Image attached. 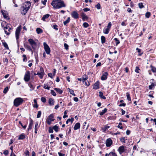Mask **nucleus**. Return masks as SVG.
Here are the masks:
<instances>
[{
	"label": "nucleus",
	"mask_w": 156,
	"mask_h": 156,
	"mask_svg": "<svg viewBox=\"0 0 156 156\" xmlns=\"http://www.w3.org/2000/svg\"><path fill=\"white\" fill-rule=\"evenodd\" d=\"M74 120V118H71V119H69L67 120L66 121V124H68V123L70 122H71V123H72Z\"/></svg>",
	"instance_id": "f704fd0d"
},
{
	"label": "nucleus",
	"mask_w": 156,
	"mask_h": 156,
	"mask_svg": "<svg viewBox=\"0 0 156 156\" xmlns=\"http://www.w3.org/2000/svg\"><path fill=\"white\" fill-rule=\"evenodd\" d=\"M7 24L5 21H3L1 23L2 27L4 28Z\"/></svg>",
	"instance_id": "72a5a7b5"
},
{
	"label": "nucleus",
	"mask_w": 156,
	"mask_h": 156,
	"mask_svg": "<svg viewBox=\"0 0 156 156\" xmlns=\"http://www.w3.org/2000/svg\"><path fill=\"white\" fill-rule=\"evenodd\" d=\"M112 141L111 139L109 138L107 139L106 142V145L107 147H109L112 144Z\"/></svg>",
	"instance_id": "1a4fd4ad"
},
{
	"label": "nucleus",
	"mask_w": 156,
	"mask_h": 156,
	"mask_svg": "<svg viewBox=\"0 0 156 156\" xmlns=\"http://www.w3.org/2000/svg\"><path fill=\"white\" fill-rule=\"evenodd\" d=\"M54 90H55L59 94H62L63 92V91L60 88H55Z\"/></svg>",
	"instance_id": "a878e982"
},
{
	"label": "nucleus",
	"mask_w": 156,
	"mask_h": 156,
	"mask_svg": "<svg viewBox=\"0 0 156 156\" xmlns=\"http://www.w3.org/2000/svg\"><path fill=\"white\" fill-rule=\"evenodd\" d=\"M9 88L8 87H5L3 90V93L4 94H6Z\"/></svg>",
	"instance_id": "4d7b16f0"
},
{
	"label": "nucleus",
	"mask_w": 156,
	"mask_h": 156,
	"mask_svg": "<svg viewBox=\"0 0 156 156\" xmlns=\"http://www.w3.org/2000/svg\"><path fill=\"white\" fill-rule=\"evenodd\" d=\"M40 69L42 70L43 71L41 72L40 73H37L36 75H38L39 76L41 79H42L43 77V76L44 74V73L43 71V68L42 67L40 68Z\"/></svg>",
	"instance_id": "ddd939ff"
},
{
	"label": "nucleus",
	"mask_w": 156,
	"mask_h": 156,
	"mask_svg": "<svg viewBox=\"0 0 156 156\" xmlns=\"http://www.w3.org/2000/svg\"><path fill=\"white\" fill-rule=\"evenodd\" d=\"M11 26V25L10 24H7L5 27L3 28L4 31L5 30H6L7 29H9L10 28Z\"/></svg>",
	"instance_id": "c756f323"
},
{
	"label": "nucleus",
	"mask_w": 156,
	"mask_h": 156,
	"mask_svg": "<svg viewBox=\"0 0 156 156\" xmlns=\"http://www.w3.org/2000/svg\"><path fill=\"white\" fill-rule=\"evenodd\" d=\"M3 45L4 46L5 48L7 49H9V47L8 46V45L5 42H3L2 43Z\"/></svg>",
	"instance_id": "37998d69"
},
{
	"label": "nucleus",
	"mask_w": 156,
	"mask_h": 156,
	"mask_svg": "<svg viewBox=\"0 0 156 156\" xmlns=\"http://www.w3.org/2000/svg\"><path fill=\"white\" fill-rule=\"evenodd\" d=\"M80 123L79 122H77L75 125L73 129L75 130H77L80 128Z\"/></svg>",
	"instance_id": "2eb2a0df"
},
{
	"label": "nucleus",
	"mask_w": 156,
	"mask_h": 156,
	"mask_svg": "<svg viewBox=\"0 0 156 156\" xmlns=\"http://www.w3.org/2000/svg\"><path fill=\"white\" fill-rule=\"evenodd\" d=\"M53 28L55 29V30H58V26L56 25H55L53 26Z\"/></svg>",
	"instance_id": "774afa93"
},
{
	"label": "nucleus",
	"mask_w": 156,
	"mask_h": 156,
	"mask_svg": "<svg viewBox=\"0 0 156 156\" xmlns=\"http://www.w3.org/2000/svg\"><path fill=\"white\" fill-rule=\"evenodd\" d=\"M33 121L32 119H31L30 122V124L29 125V127L28 128V130H30L32 129V126H33Z\"/></svg>",
	"instance_id": "4be33fe9"
},
{
	"label": "nucleus",
	"mask_w": 156,
	"mask_h": 156,
	"mask_svg": "<svg viewBox=\"0 0 156 156\" xmlns=\"http://www.w3.org/2000/svg\"><path fill=\"white\" fill-rule=\"evenodd\" d=\"M3 154L6 156L8 154L9 151L7 150H5L4 151Z\"/></svg>",
	"instance_id": "0e129e2a"
},
{
	"label": "nucleus",
	"mask_w": 156,
	"mask_h": 156,
	"mask_svg": "<svg viewBox=\"0 0 156 156\" xmlns=\"http://www.w3.org/2000/svg\"><path fill=\"white\" fill-rule=\"evenodd\" d=\"M26 156H30V152L29 151L26 150L24 152Z\"/></svg>",
	"instance_id": "5fc2aeb1"
},
{
	"label": "nucleus",
	"mask_w": 156,
	"mask_h": 156,
	"mask_svg": "<svg viewBox=\"0 0 156 156\" xmlns=\"http://www.w3.org/2000/svg\"><path fill=\"white\" fill-rule=\"evenodd\" d=\"M1 12L2 13L3 17L5 18H7V14L6 12L4 10H1Z\"/></svg>",
	"instance_id": "b1692460"
},
{
	"label": "nucleus",
	"mask_w": 156,
	"mask_h": 156,
	"mask_svg": "<svg viewBox=\"0 0 156 156\" xmlns=\"http://www.w3.org/2000/svg\"><path fill=\"white\" fill-rule=\"evenodd\" d=\"M41 111H39L38 112V113L37 115V118H39L41 117Z\"/></svg>",
	"instance_id": "864d4df0"
},
{
	"label": "nucleus",
	"mask_w": 156,
	"mask_h": 156,
	"mask_svg": "<svg viewBox=\"0 0 156 156\" xmlns=\"http://www.w3.org/2000/svg\"><path fill=\"white\" fill-rule=\"evenodd\" d=\"M114 40L116 42V46H117L118 44H119L120 42L118 40V39L116 38H115L114 39Z\"/></svg>",
	"instance_id": "a19ab883"
},
{
	"label": "nucleus",
	"mask_w": 156,
	"mask_h": 156,
	"mask_svg": "<svg viewBox=\"0 0 156 156\" xmlns=\"http://www.w3.org/2000/svg\"><path fill=\"white\" fill-rule=\"evenodd\" d=\"M23 61L24 62H26L27 60V59L26 55H23Z\"/></svg>",
	"instance_id": "603ef678"
},
{
	"label": "nucleus",
	"mask_w": 156,
	"mask_h": 156,
	"mask_svg": "<svg viewBox=\"0 0 156 156\" xmlns=\"http://www.w3.org/2000/svg\"><path fill=\"white\" fill-rule=\"evenodd\" d=\"M84 84L86 85L87 86H88L90 85V83L88 81L85 80L84 81V83H83Z\"/></svg>",
	"instance_id": "3c124183"
},
{
	"label": "nucleus",
	"mask_w": 156,
	"mask_h": 156,
	"mask_svg": "<svg viewBox=\"0 0 156 156\" xmlns=\"http://www.w3.org/2000/svg\"><path fill=\"white\" fill-rule=\"evenodd\" d=\"M107 109L106 108H105L103 110L102 112H100L99 114L100 115L102 116L105 114L107 111Z\"/></svg>",
	"instance_id": "cd10ccee"
},
{
	"label": "nucleus",
	"mask_w": 156,
	"mask_h": 156,
	"mask_svg": "<svg viewBox=\"0 0 156 156\" xmlns=\"http://www.w3.org/2000/svg\"><path fill=\"white\" fill-rule=\"evenodd\" d=\"M24 47L27 48L29 51H31V47L28 45L27 44H24Z\"/></svg>",
	"instance_id": "bb28decb"
},
{
	"label": "nucleus",
	"mask_w": 156,
	"mask_h": 156,
	"mask_svg": "<svg viewBox=\"0 0 156 156\" xmlns=\"http://www.w3.org/2000/svg\"><path fill=\"white\" fill-rule=\"evenodd\" d=\"M44 88L49 90L50 89V87H48V84H44Z\"/></svg>",
	"instance_id": "a18cd8bd"
},
{
	"label": "nucleus",
	"mask_w": 156,
	"mask_h": 156,
	"mask_svg": "<svg viewBox=\"0 0 156 156\" xmlns=\"http://www.w3.org/2000/svg\"><path fill=\"white\" fill-rule=\"evenodd\" d=\"M31 5V4L30 2H25L20 8L21 13L23 15H25L30 8Z\"/></svg>",
	"instance_id": "f03ea898"
},
{
	"label": "nucleus",
	"mask_w": 156,
	"mask_h": 156,
	"mask_svg": "<svg viewBox=\"0 0 156 156\" xmlns=\"http://www.w3.org/2000/svg\"><path fill=\"white\" fill-rule=\"evenodd\" d=\"M20 29L19 27H18L16 30L15 35L16 37L17 40H18L19 38V36L20 33Z\"/></svg>",
	"instance_id": "9d476101"
},
{
	"label": "nucleus",
	"mask_w": 156,
	"mask_h": 156,
	"mask_svg": "<svg viewBox=\"0 0 156 156\" xmlns=\"http://www.w3.org/2000/svg\"><path fill=\"white\" fill-rule=\"evenodd\" d=\"M55 102L54 100V99L50 98L48 100V103L51 105H53Z\"/></svg>",
	"instance_id": "a211bd4d"
},
{
	"label": "nucleus",
	"mask_w": 156,
	"mask_h": 156,
	"mask_svg": "<svg viewBox=\"0 0 156 156\" xmlns=\"http://www.w3.org/2000/svg\"><path fill=\"white\" fill-rule=\"evenodd\" d=\"M25 138V135L24 133L21 134L18 138V140H23Z\"/></svg>",
	"instance_id": "aec40b11"
},
{
	"label": "nucleus",
	"mask_w": 156,
	"mask_h": 156,
	"mask_svg": "<svg viewBox=\"0 0 156 156\" xmlns=\"http://www.w3.org/2000/svg\"><path fill=\"white\" fill-rule=\"evenodd\" d=\"M95 7L98 9H99L101 8V5L99 3H98L97 5H96Z\"/></svg>",
	"instance_id": "052dcab7"
},
{
	"label": "nucleus",
	"mask_w": 156,
	"mask_h": 156,
	"mask_svg": "<svg viewBox=\"0 0 156 156\" xmlns=\"http://www.w3.org/2000/svg\"><path fill=\"white\" fill-rule=\"evenodd\" d=\"M151 16V13L149 12H147L145 15V16L146 18H149Z\"/></svg>",
	"instance_id": "c03bdc74"
},
{
	"label": "nucleus",
	"mask_w": 156,
	"mask_h": 156,
	"mask_svg": "<svg viewBox=\"0 0 156 156\" xmlns=\"http://www.w3.org/2000/svg\"><path fill=\"white\" fill-rule=\"evenodd\" d=\"M72 16L75 19L79 18V14L76 11H73L71 13Z\"/></svg>",
	"instance_id": "6e6552de"
},
{
	"label": "nucleus",
	"mask_w": 156,
	"mask_h": 156,
	"mask_svg": "<svg viewBox=\"0 0 156 156\" xmlns=\"http://www.w3.org/2000/svg\"><path fill=\"white\" fill-rule=\"evenodd\" d=\"M30 73L28 71L25 74L24 80L26 82H28L29 81L30 78Z\"/></svg>",
	"instance_id": "423d86ee"
},
{
	"label": "nucleus",
	"mask_w": 156,
	"mask_h": 156,
	"mask_svg": "<svg viewBox=\"0 0 156 156\" xmlns=\"http://www.w3.org/2000/svg\"><path fill=\"white\" fill-rule=\"evenodd\" d=\"M101 42L103 44L105 42L106 39L105 37L103 36H102L101 37Z\"/></svg>",
	"instance_id": "473e14b6"
},
{
	"label": "nucleus",
	"mask_w": 156,
	"mask_h": 156,
	"mask_svg": "<svg viewBox=\"0 0 156 156\" xmlns=\"http://www.w3.org/2000/svg\"><path fill=\"white\" fill-rule=\"evenodd\" d=\"M82 78L83 79V83H84V81L86 80L88 78V76L86 75H84L82 76Z\"/></svg>",
	"instance_id": "4c0bfd02"
},
{
	"label": "nucleus",
	"mask_w": 156,
	"mask_h": 156,
	"mask_svg": "<svg viewBox=\"0 0 156 156\" xmlns=\"http://www.w3.org/2000/svg\"><path fill=\"white\" fill-rule=\"evenodd\" d=\"M28 41L31 46L32 48L34 50H35L37 48V43L33 39L31 38L29 39Z\"/></svg>",
	"instance_id": "20e7f679"
},
{
	"label": "nucleus",
	"mask_w": 156,
	"mask_h": 156,
	"mask_svg": "<svg viewBox=\"0 0 156 156\" xmlns=\"http://www.w3.org/2000/svg\"><path fill=\"white\" fill-rule=\"evenodd\" d=\"M48 132L49 133H52L53 132V129L51 127L49 128Z\"/></svg>",
	"instance_id": "bf43d9fd"
},
{
	"label": "nucleus",
	"mask_w": 156,
	"mask_h": 156,
	"mask_svg": "<svg viewBox=\"0 0 156 156\" xmlns=\"http://www.w3.org/2000/svg\"><path fill=\"white\" fill-rule=\"evenodd\" d=\"M126 95L127 100L129 101H130L131 100V99L130 97V94L128 92H127L126 93Z\"/></svg>",
	"instance_id": "79ce46f5"
},
{
	"label": "nucleus",
	"mask_w": 156,
	"mask_h": 156,
	"mask_svg": "<svg viewBox=\"0 0 156 156\" xmlns=\"http://www.w3.org/2000/svg\"><path fill=\"white\" fill-rule=\"evenodd\" d=\"M28 85L29 87L30 88V90L32 91L34 90L35 88V86L32 84L30 83H28Z\"/></svg>",
	"instance_id": "393cba45"
},
{
	"label": "nucleus",
	"mask_w": 156,
	"mask_h": 156,
	"mask_svg": "<svg viewBox=\"0 0 156 156\" xmlns=\"http://www.w3.org/2000/svg\"><path fill=\"white\" fill-rule=\"evenodd\" d=\"M12 31V29L11 28V27H10L9 29H8V31L6 30L5 31V34L7 35H9L11 32Z\"/></svg>",
	"instance_id": "412c9836"
},
{
	"label": "nucleus",
	"mask_w": 156,
	"mask_h": 156,
	"mask_svg": "<svg viewBox=\"0 0 156 156\" xmlns=\"http://www.w3.org/2000/svg\"><path fill=\"white\" fill-rule=\"evenodd\" d=\"M36 32L37 34H40L43 32V30L40 28H37L36 29Z\"/></svg>",
	"instance_id": "7c9ffc66"
},
{
	"label": "nucleus",
	"mask_w": 156,
	"mask_h": 156,
	"mask_svg": "<svg viewBox=\"0 0 156 156\" xmlns=\"http://www.w3.org/2000/svg\"><path fill=\"white\" fill-rule=\"evenodd\" d=\"M140 70V69L139 67L138 66H136V69H135V71L136 73H139V71Z\"/></svg>",
	"instance_id": "13d9d810"
},
{
	"label": "nucleus",
	"mask_w": 156,
	"mask_h": 156,
	"mask_svg": "<svg viewBox=\"0 0 156 156\" xmlns=\"http://www.w3.org/2000/svg\"><path fill=\"white\" fill-rule=\"evenodd\" d=\"M64 47L65 48L66 50H67L68 49V47L69 46L66 43H65L64 44Z\"/></svg>",
	"instance_id": "680f3d73"
},
{
	"label": "nucleus",
	"mask_w": 156,
	"mask_h": 156,
	"mask_svg": "<svg viewBox=\"0 0 156 156\" xmlns=\"http://www.w3.org/2000/svg\"><path fill=\"white\" fill-rule=\"evenodd\" d=\"M54 9H57L66 7L64 2L61 0H53L51 3Z\"/></svg>",
	"instance_id": "f257e3e1"
},
{
	"label": "nucleus",
	"mask_w": 156,
	"mask_h": 156,
	"mask_svg": "<svg viewBox=\"0 0 156 156\" xmlns=\"http://www.w3.org/2000/svg\"><path fill=\"white\" fill-rule=\"evenodd\" d=\"M81 16L82 17V20L83 21L87 20L88 19V17L85 15L83 12H82L81 14Z\"/></svg>",
	"instance_id": "4468645a"
},
{
	"label": "nucleus",
	"mask_w": 156,
	"mask_h": 156,
	"mask_svg": "<svg viewBox=\"0 0 156 156\" xmlns=\"http://www.w3.org/2000/svg\"><path fill=\"white\" fill-rule=\"evenodd\" d=\"M110 30L108 28H104L103 30V32L104 34H107L108 33Z\"/></svg>",
	"instance_id": "2f4dec72"
},
{
	"label": "nucleus",
	"mask_w": 156,
	"mask_h": 156,
	"mask_svg": "<svg viewBox=\"0 0 156 156\" xmlns=\"http://www.w3.org/2000/svg\"><path fill=\"white\" fill-rule=\"evenodd\" d=\"M83 26L85 28H87L89 26V25L87 23L85 22L83 23Z\"/></svg>",
	"instance_id": "49530a36"
},
{
	"label": "nucleus",
	"mask_w": 156,
	"mask_h": 156,
	"mask_svg": "<svg viewBox=\"0 0 156 156\" xmlns=\"http://www.w3.org/2000/svg\"><path fill=\"white\" fill-rule=\"evenodd\" d=\"M126 140V139L125 137H123L120 138V140L122 143H125Z\"/></svg>",
	"instance_id": "58836bf2"
},
{
	"label": "nucleus",
	"mask_w": 156,
	"mask_h": 156,
	"mask_svg": "<svg viewBox=\"0 0 156 156\" xmlns=\"http://www.w3.org/2000/svg\"><path fill=\"white\" fill-rule=\"evenodd\" d=\"M99 88V83L98 81L96 82L94 84L93 87V89L95 90L98 89Z\"/></svg>",
	"instance_id": "f3484780"
},
{
	"label": "nucleus",
	"mask_w": 156,
	"mask_h": 156,
	"mask_svg": "<svg viewBox=\"0 0 156 156\" xmlns=\"http://www.w3.org/2000/svg\"><path fill=\"white\" fill-rule=\"evenodd\" d=\"M112 26V24L111 22H109L108 23V25L107 26V28H108L109 30L111 28V26Z\"/></svg>",
	"instance_id": "69168bd1"
},
{
	"label": "nucleus",
	"mask_w": 156,
	"mask_h": 156,
	"mask_svg": "<svg viewBox=\"0 0 156 156\" xmlns=\"http://www.w3.org/2000/svg\"><path fill=\"white\" fill-rule=\"evenodd\" d=\"M70 20V18L69 17H68L67 18V20L63 22L64 24L65 25H66L69 22Z\"/></svg>",
	"instance_id": "c9c22d12"
},
{
	"label": "nucleus",
	"mask_w": 156,
	"mask_h": 156,
	"mask_svg": "<svg viewBox=\"0 0 156 156\" xmlns=\"http://www.w3.org/2000/svg\"><path fill=\"white\" fill-rule=\"evenodd\" d=\"M122 125V123L121 122H119V123L118 125L117 126V127L119 128L120 129H123V127L121 126Z\"/></svg>",
	"instance_id": "de8ad7c7"
},
{
	"label": "nucleus",
	"mask_w": 156,
	"mask_h": 156,
	"mask_svg": "<svg viewBox=\"0 0 156 156\" xmlns=\"http://www.w3.org/2000/svg\"><path fill=\"white\" fill-rule=\"evenodd\" d=\"M53 118L54 115L53 114H51L48 116V119L50 120L51 121H53L55 120L54 119H53Z\"/></svg>",
	"instance_id": "5701e85b"
},
{
	"label": "nucleus",
	"mask_w": 156,
	"mask_h": 156,
	"mask_svg": "<svg viewBox=\"0 0 156 156\" xmlns=\"http://www.w3.org/2000/svg\"><path fill=\"white\" fill-rule=\"evenodd\" d=\"M126 147L124 146H122L119 147L118 150V151L119 152L120 154H121L122 153L125 152L126 151Z\"/></svg>",
	"instance_id": "0eeeda50"
},
{
	"label": "nucleus",
	"mask_w": 156,
	"mask_h": 156,
	"mask_svg": "<svg viewBox=\"0 0 156 156\" xmlns=\"http://www.w3.org/2000/svg\"><path fill=\"white\" fill-rule=\"evenodd\" d=\"M139 7L140 9H142L144 7L143 3L141 2L140 3L138 4Z\"/></svg>",
	"instance_id": "09e8293b"
},
{
	"label": "nucleus",
	"mask_w": 156,
	"mask_h": 156,
	"mask_svg": "<svg viewBox=\"0 0 156 156\" xmlns=\"http://www.w3.org/2000/svg\"><path fill=\"white\" fill-rule=\"evenodd\" d=\"M110 127V126H108L107 125H105V126L101 127V129L103 132H105Z\"/></svg>",
	"instance_id": "dca6fc26"
},
{
	"label": "nucleus",
	"mask_w": 156,
	"mask_h": 156,
	"mask_svg": "<svg viewBox=\"0 0 156 156\" xmlns=\"http://www.w3.org/2000/svg\"><path fill=\"white\" fill-rule=\"evenodd\" d=\"M53 129L56 132H57L58 131V127L57 125H55L53 127Z\"/></svg>",
	"instance_id": "e433bc0d"
},
{
	"label": "nucleus",
	"mask_w": 156,
	"mask_h": 156,
	"mask_svg": "<svg viewBox=\"0 0 156 156\" xmlns=\"http://www.w3.org/2000/svg\"><path fill=\"white\" fill-rule=\"evenodd\" d=\"M151 70L152 71V72L154 73L156 72V68L154 67H152L151 68Z\"/></svg>",
	"instance_id": "338daca9"
},
{
	"label": "nucleus",
	"mask_w": 156,
	"mask_h": 156,
	"mask_svg": "<svg viewBox=\"0 0 156 156\" xmlns=\"http://www.w3.org/2000/svg\"><path fill=\"white\" fill-rule=\"evenodd\" d=\"M50 16V15L48 14L44 15L42 18V20L44 21H46L45 20L48 19Z\"/></svg>",
	"instance_id": "6ab92c4d"
},
{
	"label": "nucleus",
	"mask_w": 156,
	"mask_h": 156,
	"mask_svg": "<svg viewBox=\"0 0 156 156\" xmlns=\"http://www.w3.org/2000/svg\"><path fill=\"white\" fill-rule=\"evenodd\" d=\"M99 96L101 98L104 99H106V97L103 96V93L101 91H100L99 92Z\"/></svg>",
	"instance_id": "c85d7f7f"
},
{
	"label": "nucleus",
	"mask_w": 156,
	"mask_h": 156,
	"mask_svg": "<svg viewBox=\"0 0 156 156\" xmlns=\"http://www.w3.org/2000/svg\"><path fill=\"white\" fill-rule=\"evenodd\" d=\"M105 156H117L115 151H111L108 154L106 153Z\"/></svg>",
	"instance_id": "f8f14e48"
},
{
	"label": "nucleus",
	"mask_w": 156,
	"mask_h": 156,
	"mask_svg": "<svg viewBox=\"0 0 156 156\" xmlns=\"http://www.w3.org/2000/svg\"><path fill=\"white\" fill-rule=\"evenodd\" d=\"M155 86V84L154 83H152L151 85L149 86V88L150 89H151L152 88Z\"/></svg>",
	"instance_id": "ea45409f"
},
{
	"label": "nucleus",
	"mask_w": 156,
	"mask_h": 156,
	"mask_svg": "<svg viewBox=\"0 0 156 156\" xmlns=\"http://www.w3.org/2000/svg\"><path fill=\"white\" fill-rule=\"evenodd\" d=\"M43 45L44 50L46 53L48 55L51 52V50L48 45L45 42L43 43Z\"/></svg>",
	"instance_id": "39448f33"
},
{
	"label": "nucleus",
	"mask_w": 156,
	"mask_h": 156,
	"mask_svg": "<svg viewBox=\"0 0 156 156\" xmlns=\"http://www.w3.org/2000/svg\"><path fill=\"white\" fill-rule=\"evenodd\" d=\"M13 147L12 146H11L10 147V149L12 151H11V154L10 156H12V155H13V154H14L13 153Z\"/></svg>",
	"instance_id": "e2e57ef3"
},
{
	"label": "nucleus",
	"mask_w": 156,
	"mask_h": 156,
	"mask_svg": "<svg viewBox=\"0 0 156 156\" xmlns=\"http://www.w3.org/2000/svg\"><path fill=\"white\" fill-rule=\"evenodd\" d=\"M108 76V73L107 72L104 73L102 76L101 79L102 80H106L107 78V76Z\"/></svg>",
	"instance_id": "9b49d317"
},
{
	"label": "nucleus",
	"mask_w": 156,
	"mask_h": 156,
	"mask_svg": "<svg viewBox=\"0 0 156 156\" xmlns=\"http://www.w3.org/2000/svg\"><path fill=\"white\" fill-rule=\"evenodd\" d=\"M23 101L24 100L23 99L21 98H16L14 100V105L15 107H18L22 104Z\"/></svg>",
	"instance_id": "7ed1b4c3"
},
{
	"label": "nucleus",
	"mask_w": 156,
	"mask_h": 156,
	"mask_svg": "<svg viewBox=\"0 0 156 156\" xmlns=\"http://www.w3.org/2000/svg\"><path fill=\"white\" fill-rule=\"evenodd\" d=\"M41 101L44 103L46 102V98L44 97H42L41 98Z\"/></svg>",
	"instance_id": "8fccbe9b"
},
{
	"label": "nucleus",
	"mask_w": 156,
	"mask_h": 156,
	"mask_svg": "<svg viewBox=\"0 0 156 156\" xmlns=\"http://www.w3.org/2000/svg\"><path fill=\"white\" fill-rule=\"evenodd\" d=\"M51 94L54 96H55L56 95L55 92L53 90H51Z\"/></svg>",
	"instance_id": "6e6d98bb"
}]
</instances>
